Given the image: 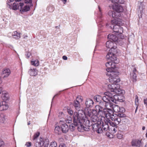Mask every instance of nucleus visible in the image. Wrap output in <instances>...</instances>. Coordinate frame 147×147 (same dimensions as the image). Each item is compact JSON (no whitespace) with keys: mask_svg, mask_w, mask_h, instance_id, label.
Returning <instances> with one entry per match:
<instances>
[{"mask_svg":"<svg viewBox=\"0 0 147 147\" xmlns=\"http://www.w3.org/2000/svg\"><path fill=\"white\" fill-rule=\"evenodd\" d=\"M111 2L114 3H119L123 4L124 3V1L123 0H111Z\"/></svg>","mask_w":147,"mask_h":147,"instance_id":"33","label":"nucleus"},{"mask_svg":"<svg viewBox=\"0 0 147 147\" xmlns=\"http://www.w3.org/2000/svg\"><path fill=\"white\" fill-rule=\"evenodd\" d=\"M4 144V142L0 140V147L1 146Z\"/></svg>","mask_w":147,"mask_h":147,"instance_id":"54","label":"nucleus"},{"mask_svg":"<svg viewBox=\"0 0 147 147\" xmlns=\"http://www.w3.org/2000/svg\"><path fill=\"white\" fill-rule=\"evenodd\" d=\"M39 135L40 133L39 132H37L34 134L33 138V140L34 141L35 140H37V139H36V138L39 136Z\"/></svg>","mask_w":147,"mask_h":147,"instance_id":"41","label":"nucleus"},{"mask_svg":"<svg viewBox=\"0 0 147 147\" xmlns=\"http://www.w3.org/2000/svg\"><path fill=\"white\" fill-rule=\"evenodd\" d=\"M54 7L53 6H49L47 8V9L50 12H52L54 10Z\"/></svg>","mask_w":147,"mask_h":147,"instance_id":"38","label":"nucleus"},{"mask_svg":"<svg viewBox=\"0 0 147 147\" xmlns=\"http://www.w3.org/2000/svg\"><path fill=\"white\" fill-rule=\"evenodd\" d=\"M107 70L108 72L106 74V75L110 76L109 80L110 82L112 83L108 85V90L113 93H122V90L120 88V85L117 84L120 80L118 76V72L117 71H111V70L110 68L108 69Z\"/></svg>","mask_w":147,"mask_h":147,"instance_id":"1","label":"nucleus"},{"mask_svg":"<svg viewBox=\"0 0 147 147\" xmlns=\"http://www.w3.org/2000/svg\"><path fill=\"white\" fill-rule=\"evenodd\" d=\"M144 104L146 105V107L147 108V98L144 99Z\"/></svg>","mask_w":147,"mask_h":147,"instance_id":"51","label":"nucleus"},{"mask_svg":"<svg viewBox=\"0 0 147 147\" xmlns=\"http://www.w3.org/2000/svg\"><path fill=\"white\" fill-rule=\"evenodd\" d=\"M59 147H66V146L63 144H61L59 145Z\"/></svg>","mask_w":147,"mask_h":147,"instance_id":"53","label":"nucleus"},{"mask_svg":"<svg viewBox=\"0 0 147 147\" xmlns=\"http://www.w3.org/2000/svg\"><path fill=\"white\" fill-rule=\"evenodd\" d=\"M103 112V115H104L108 119H111L114 122L115 121L117 117V115L114 113L112 110L106 111L104 109Z\"/></svg>","mask_w":147,"mask_h":147,"instance_id":"9","label":"nucleus"},{"mask_svg":"<svg viewBox=\"0 0 147 147\" xmlns=\"http://www.w3.org/2000/svg\"><path fill=\"white\" fill-rule=\"evenodd\" d=\"M67 112L70 115H72L73 114V111L71 109H67Z\"/></svg>","mask_w":147,"mask_h":147,"instance_id":"46","label":"nucleus"},{"mask_svg":"<svg viewBox=\"0 0 147 147\" xmlns=\"http://www.w3.org/2000/svg\"><path fill=\"white\" fill-rule=\"evenodd\" d=\"M77 100H74V106L75 109L78 111H76L74 114L73 117L74 119L75 114L76 113H77L78 115L76 116L78 118L80 119H82L85 116L84 113L82 110L80 109V106L79 102L78 100H80L81 101L82 100V99L81 98L80 96H78L77 97Z\"/></svg>","mask_w":147,"mask_h":147,"instance_id":"5","label":"nucleus"},{"mask_svg":"<svg viewBox=\"0 0 147 147\" xmlns=\"http://www.w3.org/2000/svg\"><path fill=\"white\" fill-rule=\"evenodd\" d=\"M137 71V70L135 68H134L133 70L130 74V77L132 81L133 82L136 81V78H137L136 72Z\"/></svg>","mask_w":147,"mask_h":147,"instance_id":"21","label":"nucleus"},{"mask_svg":"<svg viewBox=\"0 0 147 147\" xmlns=\"http://www.w3.org/2000/svg\"><path fill=\"white\" fill-rule=\"evenodd\" d=\"M37 70L36 69L31 68L28 71V74L31 76H36L37 74Z\"/></svg>","mask_w":147,"mask_h":147,"instance_id":"24","label":"nucleus"},{"mask_svg":"<svg viewBox=\"0 0 147 147\" xmlns=\"http://www.w3.org/2000/svg\"><path fill=\"white\" fill-rule=\"evenodd\" d=\"M145 8V5L144 3L143 2H140L139 5V7L138 9V14L139 13L141 14V16H142V15L143 12ZM138 15H139V14Z\"/></svg>","mask_w":147,"mask_h":147,"instance_id":"19","label":"nucleus"},{"mask_svg":"<svg viewBox=\"0 0 147 147\" xmlns=\"http://www.w3.org/2000/svg\"><path fill=\"white\" fill-rule=\"evenodd\" d=\"M2 92V88H0V94H1Z\"/></svg>","mask_w":147,"mask_h":147,"instance_id":"57","label":"nucleus"},{"mask_svg":"<svg viewBox=\"0 0 147 147\" xmlns=\"http://www.w3.org/2000/svg\"><path fill=\"white\" fill-rule=\"evenodd\" d=\"M103 112V115H104L108 119H111L114 122L115 121L117 117V115L114 113L112 110L106 111L104 109Z\"/></svg>","mask_w":147,"mask_h":147,"instance_id":"8","label":"nucleus"},{"mask_svg":"<svg viewBox=\"0 0 147 147\" xmlns=\"http://www.w3.org/2000/svg\"><path fill=\"white\" fill-rule=\"evenodd\" d=\"M112 130L113 131V133H115L117 131V126H116L115 127H112Z\"/></svg>","mask_w":147,"mask_h":147,"instance_id":"49","label":"nucleus"},{"mask_svg":"<svg viewBox=\"0 0 147 147\" xmlns=\"http://www.w3.org/2000/svg\"><path fill=\"white\" fill-rule=\"evenodd\" d=\"M93 129L94 131H96L98 134L102 133L103 130L101 127L100 125L98 123H96L93 124L92 126Z\"/></svg>","mask_w":147,"mask_h":147,"instance_id":"15","label":"nucleus"},{"mask_svg":"<svg viewBox=\"0 0 147 147\" xmlns=\"http://www.w3.org/2000/svg\"><path fill=\"white\" fill-rule=\"evenodd\" d=\"M60 123L61 125V128L62 132L65 133L68 131L69 127L68 125L65 123H64L61 121H60Z\"/></svg>","mask_w":147,"mask_h":147,"instance_id":"17","label":"nucleus"},{"mask_svg":"<svg viewBox=\"0 0 147 147\" xmlns=\"http://www.w3.org/2000/svg\"><path fill=\"white\" fill-rule=\"evenodd\" d=\"M39 61L38 60L31 61V64L34 66H37L39 65Z\"/></svg>","mask_w":147,"mask_h":147,"instance_id":"37","label":"nucleus"},{"mask_svg":"<svg viewBox=\"0 0 147 147\" xmlns=\"http://www.w3.org/2000/svg\"><path fill=\"white\" fill-rule=\"evenodd\" d=\"M8 105L5 101H2L0 103V109L1 110H5L7 109Z\"/></svg>","mask_w":147,"mask_h":147,"instance_id":"23","label":"nucleus"},{"mask_svg":"<svg viewBox=\"0 0 147 147\" xmlns=\"http://www.w3.org/2000/svg\"><path fill=\"white\" fill-rule=\"evenodd\" d=\"M111 23L113 25V26H109V27L112 29L113 28V31L115 32L118 33L119 34H122L123 32V28L120 26L122 24V22L119 20H112Z\"/></svg>","mask_w":147,"mask_h":147,"instance_id":"6","label":"nucleus"},{"mask_svg":"<svg viewBox=\"0 0 147 147\" xmlns=\"http://www.w3.org/2000/svg\"><path fill=\"white\" fill-rule=\"evenodd\" d=\"M117 53H114L113 51H109V52L106 55L107 59L108 61H111L118 63V61H117V58L115 55Z\"/></svg>","mask_w":147,"mask_h":147,"instance_id":"11","label":"nucleus"},{"mask_svg":"<svg viewBox=\"0 0 147 147\" xmlns=\"http://www.w3.org/2000/svg\"><path fill=\"white\" fill-rule=\"evenodd\" d=\"M2 98L4 100H8L9 99L8 95L7 93H5L4 94H3L2 96Z\"/></svg>","mask_w":147,"mask_h":147,"instance_id":"39","label":"nucleus"},{"mask_svg":"<svg viewBox=\"0 0 147 147\" xmlns=\"http://www.w3.org/2000/svg\"><path fill=\"white\" fill-rule=\"evenodd\" d=\"M138 96H136V98L135 99V104L137 106L138 105Z\"/></svg>","mask_w":147,"mask_h":147,"instance_id":"45","label":"nucleus"},{"mask_svg":"<svg viewBox=\"0 0 147 147\" xmlns=\"http://www.w3.org/2000/svg\"><path fill=\"white\" fill-rule=\"evenodd\" d=\"M63 58L64 60H67V57L65 56H63Z\"/></svg>","mask_w":147,"mask_h":147,"instance_id":"55","label":"nucleus"},{"mask_svg":"<svg viewBox=\"0 0 147 147\" xmlns=\"http://www.w3.org/2000/svg\"><path fill=\"white\" fill-rule=\"evenodd\" d=\"M107 47L108 48H111L110 51H113L114 53H117V51L116 49L117 45L116 42H113L111 41H107L106 43Z\"/></svg>","mask_w":147,"mask_h":147,"instance_id":"10","label":"nucleus"},{"mask_svg":"<svg viewBox=\"0 0 147 147\" xmlns=\"http://www.w3.org/2000/svg\"><path fill=\"white\" fill-rule=\"evenodd\" d=\"M66 122L68 123H71L72 121V118H71L69 117L68 119L66 120Z\"/></svg>","mask_w":147,"mask_h":147,"instance_id":"47","label":"nucleus"},{"mask_svg":"<svg viewBox=\"0 0 147 147\" xmlns=\"http://www.w3.org/2000/svg\"><path fill=\"white\" fill-rule=\"evenodd\" d=\"M19 10L21 13H22L24 12H26L30 10V7L29 6L24 5L23 3H20Z\"/></svg>","mask_w":147,"mask_h":147,"instance_id":"12","label":"nucleus"},{"mask_svg":"<svg viewBox=\"0 0 147 147\" xmlns=\"http://www.w3.org/2000/svg\"><path fill=\"white\" fill-rule=\"evenodd\" d=\"M20 3L15 2L12 5L7 3V7L10 9L16 10H19V7H20Z\"/></svg>","mask_w":147,"mask_h":147,"instance_id":"16","label":"nucleus"},{"mask_svg":"<svg viewBox=\"0 0 147 147\" xmlns=\"http://www.w3.org/2000/svg\"><path fill=\"white\" fill-rule=\"evenodd\" d=\"M108 14L110 16H112L114 19L113 20L117 19L119 20L118 19V16H117L116 12L115 11H109L108 12Z\"/></svg>","mask_w":147,"mask_h":147,"instance_id":"26","label":"nucleus"},{"mask_svg":"<svg viewBox=\"0 0 147 147\" xmlns=\"http://www.w3.org/2000/svg\"><path fill=\"white\" fill-rule=\"evenodd\" d=\"M95 109L92 110H89L88 111V115L90 117V119L92 122L91 125L93 124L98 123L99 119L97 115L98 113L102 116H103V107L99 105L95 106Z\"/></svg>","mask_w":147,"mask_h":147,"instance_id":"3","label":"nucleus"},{"mask_svg":"<svg viewBox=\"0 0 147 147\" xmlns=\"http://www.w3.org/2000/svg\"><path fill=\"white\" fill-rule=\"evenodd\" d=\"M34 145L36 147H47L49 144V140L48 139L40 138L34 141Z\"/></svg>","mask_w":147,"mask_h":147,"instance_id":"7","label":"nucleus"},{"mask_svg":"<svg viewBox=\"0 0 147 147\" xmlns=\"http://www.w3.org/2000/svg\"><path fill=\"white\" fill-rule=\"evenodd\" d=\"M57 144L55 142H53L50 143V147H56Z\"/></svg>","mask_w":147,"mask_h":147,"instance_id":"42","label":"nucleus"},{"mask_svg":"<svg viewBox=\"0 0 147 147\" xmlns=\"http://www.w3.org/2000/svg\"><path fill=\"white\" fill-rule=\"evenodd\" d=\"M20 33H19L17 31L13 32L12 34V36L13 38L16 39H19L20 38Z\"/></svg>","mask_w":147,"mask_h":147,"instance_id":"28","label":"nucleus"},{"mask_svg":"<svg viewBox=\"0 0 147 147\" xmlns=\"http://www.w3.org/2000/svg\"><path fill=\"white\" fill-rule=\"evenodd\" d=\"M108 38L110 40H112L114 42L117 41L118 38L117 37L113 34H109L108 36Z\"/></svg>","mask_w":147,"mask_h":147,"instance_id":"27","label":"nucleus"},{"mask_svg":"<svg viewBox=\"0 0 147 147\" xmlns=\"http://www.w3.org/2000/svg\"><path fill=\"white\" fill-rule=\"evenodd\" d=\"M75 126L78 127V125H76L74 123V124L72 123L69 125L70 129L71 131H73L75 129Z\"/></svg>","mask_w":147,"mask_h":147,"instance_id":"36","label":"nucleus"},{"mask_svg":"<svg viewBox=\"0 0 147 147\" xmlns=\"http://www.w3.org/2000/svg\"><path fill=\"white\" fill-rule=\"evenodd\" d=\"M117 137L119 139H121L122 137V135L118 133L117 134Z\"/></svg>","mask_w":147,"mask_h":147,"instance_id":"48","label":"nucleus"},{"mask_svg":"<svg viewBox=\"0 0 147 147\" xmlns=\"http://www.w3.org/2000/svg\"><path fill=\"white\" fill-rule=\"evenodd\" d=\"M111 61H108L107 63H105V65L106 67H107V68L106 69V70L107 71V72H108V71L107 70V69L109 68L111 70V71H114L113 70H112V69H111V68H110L111 65Z\"/></svg>","mask_w":147,"mask_h":147,"instance_id":"34","label":"nucleus"},{"mask_svg":"<svg viewBox=\"0 0 147 147\" xmlns=\"http://www.w3.org/2000/svg\"><path fill=\"white\" fill-rule=\"evenodd\" d=\"M98 8H99V11H101V9L100 8L99 6H98Z\"/></svg>","mask_w":147,"mask_h":147,"instance_id":"64","label":"nucleus"},{"mask_svg":"<svg viewBox=\"0 0 147 147\" xmlns=\"http://www.w3.org/2000/svg\"><path fill=\"white\" fill-rule=\"evenodd\" d=\"M2 81L1 78H0V84L1 83Z\"/></svg>","mask_w":147,"mask_h":147,"instance_id":"62","label":"nucleus"},{"mask_svg":"<svg viewBox=\"0 0 147 147\" xmlns=\"http://www.w3.org/2000/svg\"><path fill=\"white\" fill-rule=\"evenodd\" d=\"M138 106H137V107H136V110H135V113H136V111H137V108H138Z\"/></svg>","mask_w":147,"mask_h":147,"instance_id":"60","label":"nucleus"},{"mask_svg":"<svg viewBox=\"0 0 147 147\" xmlns=\"http://www.w3.org/2000/svg\"><path fill=\"white\" fill-rule=\"evenodd\" d=\"M25 3H32V0H25Z\"/></svg>","mask_w":147,"mask_h":147,"instance_id":"52","label":"nucleus"},{"mask_svg":"<svg viewBox=\"0 0 147 147\" xmlns=\"http://www.w3.org/2000/svg\"><path fill=\"white\" fill-rule=\"evenodd\" d=\"M112 109L116 113H123L125 111V109L124 108L120 107L117 105H114Z\"/></svg>","mask_w":147,"mask_h":147,"instance_id":"18","label":"nucleus"},{"mask_svg":"<svg viewBox=\"0 0 147 147\" xmlns=\"http://www.w3.org/2000/svg\"><path fill=\"white\" fill-rule=\"evenodd\" d=\"M131 144L132 146L140 147L143 145V143L141 140L134 139L132 140Z\"/></svg>","mask_w":147,"mask_h":147,"instance_id":"13","label":"nucleus"},{"mask_svg":"<svg viewBox=\"0 0 147 147\" xmlns=\"http://www.w3.org/2000/svg\"><path fill=\"white\" fill-rule=\"evenodd\" d=\"M62 1L63 2L64 4H65L67 2V0H62Z\"/></svg>","mask_w":147,"mask_h":147,"instance_id":"56","label":"nucleus"},{"mask_svg":"<svg viewBox=\"0 0 147 147\" xmlns=\"http://www.w3.org/2000/svg\"><path fill=\"white\" fill-rule=\"evenodd\" d=\"M93 104V102L92 99L87 98L86 100L85 104L87 107H92Z\"/></svg>","mask_w":147,"mask_h":147,"instance_id":"25","label":"nucleus"},{"mask_svg":"<svg viewBox=\"0 0 147 147\" xmlns=\"http://www.w3.org/2000/svg\"><path fill=\"white\" fill-rule=\"evenodd\" d=\"M121 119L117 116L115 123L116 125H118L121 122Z\"/></svg>","mask_w":147,"mask_h":147,"instance_id":"40","label":"nucleus"},{"mask_svg":"<svg viewBox=\"0 0 147 147\" xmlns=\"http://www.w3.org/2000/svg\"><path fill=\"white\" fill-rule=\"evenodd\" d=\"M102 100L105 102V107L106 108V109L103 108L105 109L106 111H109L110 110H112V109L113 106V104L110 102L111 101V100H108V101L104 100L103 99Z\"/></svg>","mask_w":147,"mask_h":147,"instance_id":"14","label":"nucleus"},{"mask_svg":"<svg viewBox=\"0 0 147 147\" xmlns=\"http://www.w3.org/2000/svg\"><path fill=\"white\" fill-rule=\"evenodd\" d=\"M61 129L59 126H57L55 127V131L56 134H59L61 133Z\"/></svg>","mask_w":147,"mask_h":147,"instance_id":"32","label":"nucleus"},{"mask_svg":"<svg viewBox=\"0 0 147 147\" xmlns=\"http://www.w3.org/2000/svg\"><path fill=\"white\" fill-rule=\"evenodd\" d=\"M109 123L113 127L117 126V125L116 124H115L113 122L111 121L110 120H109Z\"/></svg>","mask_w":147,"mask_h":147,"instance_id":"44","label":"nucleus"},{"mask_svg":"<svg viewBox=\"0 0 147 147\" xmlns=\"http://www.w3.org/2000/svg\"><path fill=\"white\" fill-rule=\"evenodd\" d=\"M102 128L103 130L105 131H107L109 129V125L107 123H103V124L102 125Z\"/></svg>","mask_w":147,"mask_h":147,"instance_id":"30","label":"nucleus"},{"mask_svg":"<svg viewBox=\"0 0 147 147\" xmlns=\"http://www.w3.org/2000/svg\"><path fill=\"white\" fill-rule=\"evenodd\" d=\"M146 137L147 138V129H146Z\"/></svg>","mask_w":147,"mask_h":147,"instance_id":"61","label":"nucleus"},{"mask_svg":"<svg viewBox=\"0 0 147 147\" xmlns=\"http://www.w3.org/2000/svg\"><path fill=\"white\" fill-rule=\"evenodd\" d=\"M117 94L116 93H113L108 90V92H105L103 96V99L106 101H108V100H111V102L116 103L118 101L121 102L122 100L119 98L120 96L117 95L115 94ZM119 94L120 93H118Z\"/></svg>","mask_w":147,"mask_h":147,"instance_id":"4","label":"nucleus"},{"mask_svg":"<svg viewBox=\"0 0 147 147\" xmlns=\"http://www.w3.org/2000/svg\"><path fill=\"white\" fill-rule=\"evenodd\" d=\"M31 144V143L30 142H26L25 145H26L27 147H30Z\"/></svg>","mask_w":147,"mask_h":147,"instance_id":"50","label":"nucleus"},{"mask_svg":"<svg viewBox=\"0 0 147 147\" xmlns=\"http://www.w3.org/2000/svg\"><path fill=\"white\" fill-rule=\"evenodd\" d=\"M10 73L11 71L9 69L4 68L3 69L1 74L3 75V78H5L7 77Z\"/></svg>","mask_w":147,"mask_h":147,"instance_id":"20","label":"nucleus"},{"mask_svg":"<svg viewBox=\"0 0 147 147\" xmlns=\"http://www.w3.org/2000/svg\"><path fill=\"white\" fill-rule=\"evenodd\" d=\"M145 129V127L144 126H143L142 128V129L143 130H144Z\"/></svg>","mask_w":147,"mask_h":147,"instance_id":"59","label":"nucleus"},{"mask_svg":"<svg viewBox=\"0 0 147 147\" xmlns=\"http://www.w3.org/2000/svg\"><path fill=\"white\" fill-rule=\"evenodd\" d=\"M116 14L118 17H120V14L119 13L120 12H122L123 11V8L122 6L120 5H118L116 6Z\"/></svg>","mask_w":147,"mask_h":147,"instance_id":"22","label":"nucleus"},{"mask_svg":"<svg viewBox=\"0 0 147 147\" xmlns=\"http://www.w3.org/2000/svg\"><path fill=\"white\" fill-rule=\"evenodd\" d=\"M117 115L121 119L126 117L125 115L123 113H118V115Z\"/></svg>","mask_w":147,"mask_h":147,"instance_id":"43","label":"nucleus"},{"mask_svg":"<svg viewBox=\"0 0 147 147\" xmlns=\"http://www.w3.org/2000/svg\"><path fill=\"white\" fill-rule=\"evenodd\" d=\"M116 63L114 62L111 61V65L110 68L112 69V70H113L114 71H115V70L114 68L116 67V63Z\"/></svg>","mask_w":147,"mask_h":147,"instance_id":"35","label":"nucleus"},{"mask_svg":"<svg viewBox=\"0 0 147 147\" xmlns=\"http://www.w3.org/2000/svg\"><path fill=\"white\" fill-rule=\"evenodd\" d=\"M94 99L96 100V102L100 103L101 102L102 100V98L100 95H97L94 96Z\"/></svg>","mask_w":147,"mask_h":147,"instance_id":"29","label":"nucleus"},{"mask_svg":"<svg viewBox=\"0 0 147 147\" xmlns=\"http://www.w3.org/2000/svg\"><path fill=\"white\" fill-rule=\"evenodd\" d=\"M28 37V36L27 35H24V38L25 39L26 38Z\"/></svg>","mask_w":147,"mask_h":147,"instance_id":"58","label":"nucleus"},{"mask_svg":"<svg viewBox=\"0 0 147 147\" xmlns=\"http://www.w3.org/2000/svg\"><path fill=\"white\" fill-rule=\"evenodd\" d=\"M5 116L3 114H1L0 115V123H5Z\"/></svg>","mask_w":147,"mask_h":147,"instance_id":"31","label":"nucleus"},{"mask_svg":"<svg viewBox=\"0 0 147 147\" xmlns=\"http://www.w3.org/2000/svg\"><path fill=\"white\" fill-rule=\"evenodd\" d=\"M78 114L76 113L74 115V123L76 125H78V129L79 131H83L84 130L88 131L90 130L89 127L91 125L90 122L86 119H84L78 118L77 115Z\"/></svg>","mask_w":147,"mask_h":147,"instance_id":"2","label":"nucleus"},{"mask_svg":"<svg viewBox=\"0 0 147 147\" xmlns=\"http://www.w3.org/2000/svg\"><path fill=\"white\" fill-rule=\"evenodd\" d=\"M30 124V121H29L28 122V125H29Z\"/></svg>","mask_w":147,"mask_h":147,"instance_id":"63","label":"nucleus"}]
</instances>
